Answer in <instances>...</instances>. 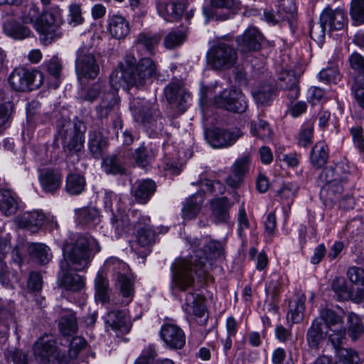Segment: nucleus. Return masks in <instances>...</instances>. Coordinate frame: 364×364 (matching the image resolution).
<instances>
[{
    "instance_id": "1",
    "label": "nucleus",
    "mask_w": 364,
    "mask_h": 364,
    "mask_svg": "<svg viewBox=\"0 0 364 364\" xmlns=\"http://www.w3.org/2000/svg\"><path fill=\"white\" fill-rule=\"evenodd\" d=\"M156 71V66L151 58H142L136 64L133 55H126L110 75V88L102 94L100 103L96 107L97 116L101 119L107 118L118 109L119 98L117 92L120 86H126L129 89L140 88L155 75Z\"/></svg>"
},
{
    "instance_id": "2",
    "label": "nucleus",
    "mask_w": 364,
    "mask_h": 364,
    "mask_svg": "<svg viewBox=\"0 0 364 364\" xmlns=\"http://www.w3.org/2000/svg\"><path fill=\"white\" fill-rule=\"evenodd\" d=\"M98 242L92 237L78 236L74 242H66L63 247V260L60 268L69 267L75 272L85 271L94 257L100 251Z\"/></svg>"
},
{
    "instance_id": "3",
    "label": "nucleus",
    "mask_w": 364,
    "mask_h": 364,
    "mask_svg": "<svg viewBox=\"0 0 364 364\" xmlns=\"http://www.w3.org/2000/svg\"><path fill=\"white\" fill-rule=\"evenodd\" d=\"M193 248L194 262L196 267H198V269H196V272L199 277H203L205 280H213V277L210 274V271L213 269V259L221 258L224 254L223 244L217 240H210L203 245L204 248H199L201 240L194 239L190 242Z\"/></svg>"
},
{
    "instance_id": "4",
    "label": "nucleus",
    "mask_w": 364,
    "mask_h": 364,
    "mask_svg": "<svg viewBox=\"0 0 364 364\" xmlns=\"http://www.w3.org/2000/svg\"><path fill=\"white\" fill-rule=\"evenodd\" d=\"M196 269L198 270V267H196L193 257L191 256V258H176L171 267L172 289L183 292L191 290L195 284L194 274H196L199 279L205 282L213 281L205 280L203 277H199L196 272Z\"/></svg>"
},
{
    "instance_id": "5",
    "label": "nucleus",
    "mask_w": 364,
    "mask_h": 364,
    "mask_svg": "<svg viewBox=\"0 0 364 364\" xmlns=\"http://www.w3.org/2000/svg\"><path fill=\"white\" fill-rule=\"evenodd\" d=\"M351 175L347 171L344 164H336L325 168L319 175V181L323 183L321 194L332 200L333 197L341 195Z\"/></svg>"
},
{
    "instance_id": "6",
    "label": "nucleus",
    "mask_w": 364,
    "mask_h": 364,
    "mask_svg": "<svg viewBox=\"0 0 364 364\" xmlns=\"http://www.w3.org/2000/svg\"><path fill=\"white\" fill-rule=\"evenodd\" d=\"M85 132L86 126L80 121L65 120L62 122L59 136L62 140L63 151L67 155L73 156L82 151L84 147Z\"/></svg>"
},
{
    "instance_id": "7",
    "label": "nucleus",
    "mask_w": 364,
    "mask_h": 364,
    "mask_svg": "<svg viewBox=\"0 0 364 364\" xmlns=\"http://www.w3.org/2000/svg\"><path fill=\"white\" fill-rule=\"evenodd\" d=\"M60 9L52 8L40 16L34 24V28L40 35L41 41L45 45H48L62 37Z\"/></svg>"
},
{
    "instance_id": "8",
    "label": "nucleus",
    "mask_w": 364,
    "mask_h": 364,
    "mask_svg": "<svg viewBox=\"0 0 364 364\" xmlns=\"http://www.w3.org/2000/svg\"><path fill=\"white\" fill-rule=\"evenodd\" d=\"M105 266L116 277V286L124 299L123 304H129L133 299L134 292L133 281L127 275L129 267L117 257H110L107 259Z\"/></svg>"
},
{
    "instance_id": "9",
    "label": "nucleus",
    "mask_w": 364,
    "mask_h": 364,
    "mask_svg": "<svg viewBox=\"0 0 364 364\" xmlns=\"http://www.w3.org/2000/svg\"><path fill=\"white\" fill-rule=\"evenodd\" d=\"M33 353L38 364H67L68 358L58 350L52 335L46 334L37 340Z\"/></svg>"
},
{
    "instance_id": "10",
    "label": "nucleus",
    "mask_w": 364,
    "mask_h": 364,
    "mask_svg": "<svg viewBox=\"0 0 364 364\" xmlns=\"http://www.w3.org/2000/svg\"><path fill=\"white\" fill-rule=\"evenodd\" d=\"M129 107L135 121L148 128H157V121L161 120V116L155 104L137 97L131 100Z\"/></svg>"
},
{
    "instance_id": "11",
    "label": "nucleus",
    "mask_w": 364,
    "mask_h": 364,
    "mask_svg": "<svg viewBox=\"0 0 364 364\" xmlns=\"http://www.w3.org/2000/svg\"><path fill=\"white\" fill-rule=\"evenodd\" d=\"M237 60V50L224 42L213 46L208 53V63L214 70L230 69L235 65Z\"/></svg>"
},
{
    "instance_id": "12",
    "label": "nucleus",
    "mask_w": 364,
    "mask_h": 364,
    "mask_svg": "<svg viewBox=\"0 0 364 364\" xmlns=\"http://www.w3.org/2000/svg\"><path fill=\"white\" fill-rule=\"evenodd\" d=\"M75 71L80 80L95 79L99 75L100 66L91 47L83 46L77 50Z\"/></svg>"
},
{
    "instance_id": "13",
    "label": "nucleus",
    "mask_w": 364,
    "mask_h": 364,
    "mask_svg": "<svg viewBox=\"0 0 364 364\" xmlns=\"http://www.w3.org/2000/svg\"><path fill=\"white\" fill-rule=\"evenodd\" d=\"M215 105L230 112L245 111L247 103L244 95L237 89H225L214 99Z\"/></svg>"
},
{
    "instance_id": "14",
    "label": "nucleus",
    "mask_w": 364,
    "mask_h": 364,
    "mask_svg": "<svg viewBox=\"0 0 364 364\" xmlns=\"http://www.w3.org/2000/svg\"><path fill=\"white\" fill-rule=\"evenodd\" d=\"M133 218H135L132 223L136 232V241L141 247H146L153 244L155 241L156 234L150 225V218L141 215L136 210L132 211Z\"/></svg>"
},
{
    "instance_id": "15",
    "label": "nucleus",
    "mask_w": 364,
    "mask_h": 364,
    "mask_svg": "<svg viewBox=\"0 0 364 364\" xmlns=\"http://www.w3.org/2000/svg\"><path fill=\"white\" fill-rule=\"evenodd\" d=\"M40 73L31 71L23 68H16L9 75L10 86L16 91L26 92L31 90L37 85H34L35 79Z\"/></svg>"
},
{
    "instance_id": "16",
    "label": "nucleus",
    "mask_w": 364,
    "mask_h": 364,
    "mask_svg": "<svg viewBox=\"0 0 364 364\" xmlns=\"http://www.w3.org/2000/svg\"><path fill=\"white\" fill-rule=\"evenodd\" d=\"M241 135V132L237 129L231 131L213 129L205 132L208 142L214 148H224L232 146Z\"/></svg>"
},
{
    "instance_id": "17",
    "label": "nucleus",
    "mask_w": 364,
    "mask_h": 364,
    "mask_svg": "<svg viewBox=\"0 0 364 364\" xmlns=\"http://www.w3.org/2000/svg\"><path fill=\"white\" fill-rule=\"evenodd\" d=\"M164 93L168 103H176L181 112L186 111L191 96L183 87L181 81L171 80L164 87Z\"/></svg>"
},
{
    "instance_id": "18",
    "label": "nucleus",
    "mask_w": 364,
    "mask_h": 364,
    "mask_svg": "<svg viewBox=\"0 0 364 364\" xmlns=\"http://www.w3.org/2000/svg\"><path fill=\"white\" fill-rule=\"evenodd\" d=\"M160 335L163 341L170 348L181 349L185 346V333L178 326L174 323H166L162 325Z\"/></svg>"
},
{
    "instance_id": "19",
    "label": "nucleus",
    "mask_w": 364,
    "mask_h": 364,
    "mask_svg": "<svg viewBox=\"0 0 364 364\" xmlns=\"http://www.w3.org/2000/svg\"><path fill=\"white\" fill-rule=\"evenodd\" d=\"M296 12L294 0H280L276 12H264L265 19L270 23H277L282 21H291Z\"/></svg>"
},
{
    "instance_id": "20",
    "label": "nucleus",
    "mask_w": 364,
    "mask_h": 364,
    "mask_svg": "<svg viewBox=\"0 0 364 364\" xmlns=\"http://www.w3.org/2000/svg\"><path fill=\"white\" fill-rule=\"evenodd\" d=\"M262 35L259 31L255 28L247 30L236 39L239 50L243 53H247L252 51H257L261 48Z\"/></svg>"
},
{
    "instance_id": "21",
    "label": "nucleus",
    "mask_w": 364,
    "mask_h": 364,
    "mask_svg": "<svg viewBox=\"0 0 364 364\" xmlns=\"http://www.w3.org/2000/svg\"><path fill=\"white\" fill-rule=\"evenodd\" d=\"M232 203L227 197L214 198L210 201V218L216 224L227 223Z\"/></svg>"
},
{
    "instance_id": "22",
    "label": "nucleus",
    "mask_w": 364,
    "mask_h": 364,
    "mask_svg": "<svg viewBox=\"0 0 364 364\" xmlns=\"http://www.w3.org/2000/svg\"><path fill=\"white\" fill-rule=\"evenodd\" d=\"M182 307L186 314L196 317L202 318L205 314L203 296L193 291L185 293Z\"/></svg>"
},
{
    "instance_id": "23",
    "label": "nucleus",
    "mask_w": 364,
    "mask_h": 364,
    "mask_svg": "<svg viewBox=\"0 0 364 364\" xmlns=\"http://www.w3.org/2000/svg\"><path fill=\"white\" fill-rule=\"evenodd\" d=\"M346 20L343 10L341 9H332L325 8L320 15V21L323 25L328 26L329 30H341Z\"/></svg>"
},
{
    "instance_id": "24",
    "label": "nucleus",
    "mask_w": 364,
    "mask_h": 364,
    "mask_svg": "<svg viewBox=\"0 0 364 364\" xmlns=\"http://www.w3.org/2000/svg\"><path fill=\"white\" fill-rule=\"evenodd\" d=\"M46 214L42 210H35L23 213L16 221L20 228L36 232L43 226Z\"/></svg>"
},
{
    "instance_id": "25",
    "label": "nucleus",
    "mask_w": 364,
    "mask_h": 364,
    "mask_svg": "<svg viewBox=\"0 0 364 364\" xmlns=\"http://www.w3.org/2000/svg\"><path fill=\"white\" fill-rule=\"evenodd\" d=\"M106 323L113 331L122 333H127L132 327V323L127 317V311L125 309L109 311L106 318Z\"/></svg>"
},
{
    "instance_id": "26",
    "label": "nucleus",
    "mask_w": 364,
    "mask_h": 364,
    "mask_svg": "<svg viewBox=\"0 0 364 364\" xmlns=\"http://www.w3.org/2000/svg\"><path fill=\"white\" fill-rule=\"evenodd\" d=\"M107 21V30L115 39H124L129 33V23L124 16L112 15L109 17Z\"/></svg>"
},
{
    "instance_id": "27",
    "label": "nucleus",
    "mask_w": 364,
    "mask_h": 364,
    "mask_svg": "<svg viewBox=\"0 0 364 364\" xmlns=\"http://www.w3.org/2000/svg\"><path fill=\"white\" fill-rule=\"evenodd\" d=\"M39 181L45 192L53 193L60 188L62 177L59 171L49 168L41 172Z\"/></svg>"
},
{
    "instance_id": "28",
    "label": "nucleus",
    "mask_w": 364,
    "mask_h": 364,
    "mask_svg": "<svg viewBox=\"0 0 364 364\" xmlns=\"http://www.w3.org/2000/svg\"><path fill=\"white\" fill-rule=\"evenodd\" d=\"M3 30L7 36L16 40H23L31 35V31L28 26L12 18L4 21Z\"/></svg>"
},
{
    "instance_id": "29",
    "label": "nucleus",
    "mask_w": 364,
    "mask_h": 364,
    "mask_svg": "<svg viewBox=\"0 0 364 364\" xmlns=\"http://www.w3.org/2000/svg\"><path fill=\"white\" fill-rule=\"evenodd\" d=\"M69 267L62 269L59 272V279L62 287L68 291H78L85 286L84 278L74 273H69Z\"/></svg>"
},
{
    "instance_id": "30",
    "label": "nucleus",
    "mask_w": 364,
    "mask_h": 364,
    "mask_svg": "<svg viewBox=\"0 0 364 364\" xmlns=\"http://www.w3.org/2000/svg\"><path fill=\"white\" fill-rule=\"evenodd\" d=\"M203 203V197L200 193L191 196L183 203L182 217L184 220H192L200 213Z\"/></svg>"
},
{
    "instance_id": "31",
    "label": "nucleus",
    "mask_w": 364,
    "mask_h": 364,
    "mask_svg": "<svg viewBox=\"0 0 364 364\" xmlns=\"http://www.w3.org/2000/svg\"><path fill=\"white\" fill-rule=\"evenodd\" d=\"M328 330L325 328L321 319L315 318L307 331L306 338L311 348H317L327 336Z\"/></svg>"
},
{
    "instance_id": "32",
    "label": "nucleus",
    "mask_w": 364,
    "mask_h": 364,
    "mask_svg": "<svg viewBox=\"0 0 364 364\" xmlns=\"http://www.w3.org/2000/svg\"><path fill=\"white\" fill-rule=\"evenodd\" d=\"M279 87L287 91V96L291 100H296L299 95L298 86V78L294 73L285 71L281 74L279 77Z\"/></svg>"
},
{
    "instance_id": "33",
    "label": "nucleus",
    "mask_w": 364,
    "mask_h": 364,
    "mask_svg": "<svg viewBox=\"0 0 364 364\" xmlns=\"http://www.w3.org/2000/svg\"><path fill=\"white\" fill-rule=\"evenodd\" d=\"M156 9L158 14L167 21L178 20L183 13L181 4L176 2L160 1Z\"/></svg>"
},
{
    "instance_id": "34",
    "label": "nucleus",
    "mask_w": 364,
    "mask_h": 364,
    "mask_svg": "<svg viewBox=\"0 0 364 364\" xmlns=\"http://www.w3.org/2000/svg\"><path fill=\"white\" fill-rule=\"evenodd\" d=\"M18 209L16 195L9 189L0 190V210L6 216L14 215Z\"/></svg>"
},
{
    "instance_id": "35",
    "label": "nucleus",
    "mask_w": 364,
    "mask_h": 364,
    "mask_svg": "<svg viewBox=\"0 0 364 364\" xmlns=\"http://www.w3.org/2000/svg\"><path fill=\"white\" fill-rule=\"evenodd\" d=\"M156 183L151 179H144L139 181L134 191L136 200L142 204L146 203L156 191Z\"/></svg>"
},
{
    "instance_id": "36",
    "label": "nucleus",
    "mask_w": 364,
    "mask_h": 364,
    "mask_svg": "<svg viewBox=\"0 0 364 364\" xmlns=\"http://www.w3.org/2000/svg\"><path fill=\"white\" fill-rule=\"evenodd\" d=\"M305 296L301 294L289 302L288 321H291L293 323H297L302 321L305 311Z\"/></svg>"
},
{
    "instance_id": "37",
    "label": "nucleus",
    "mask_w": 364,
    "mask_h": 364,
    "mask_svg": "<svg viewBox=\"0 0 364 364\" xmlns=\"http://www.w3.org/2000/svg\"><path fill=\"white\" fill-rule=\"evenodd\" d=\"M311 163L316 168L323 166L328 159V149L323 141L317 142L313 147L311 153Z\"/></svg>"
},
{
    "instance_id": "38",
    "label": "nucleus",
    "mask_w": 364,
    "mask_h": 364,
    "mask_svg": "<svg viewBox=\"0 0 364 364\" xmlns=\"http://www.w3.org/2000/svg\"><path fill=\"white\" fill-rule=\"evenodd\" d=\"M88 146L95 157H99L107 146V137L100 131H92L89 134Z\"/></svg>"
},
{
    "instance_id": "39",
    "label": "nucleus",
    "mask_w": 364,
    "mask_h": 364,
    "mask_svg": "<svg viewBox=\"0 0 364 364\" xmlns=\"http://www.w3.org/2000/svg\"><path fill=\"white\" fill-rule=\"evenodd\" d=\"M160 39L161 37L159 35L141 33L136 39V49L139 51L143 50L144 54H151Z\"/></svg>"
},
{
    "instance_id": "40",
    "label": "nucleus",
    "mask_w": 364,
    "mask_h": 364,
    "mask_svg": "<svg viewBox=\"0 0 364 364\" xmlns=\"http://www.w3.org/2000/svg\"><path fill=\"white\" fill-rule=\"evenodd\" d=\"M77 220L80 223L96 226L101 221L99 211L97 208H83L75 210Z\"/></svg>"
},
{
    "instance_id": "41",
    "label": "nucleus",
    "mask_w": 364,
    "mask_h": 364,
    "mask_svg": "<svg viewBox=\"0 0 364 364\" xmlns=\"http://www.w3.org/2000/svg\"><path fill=\"white\" fill-rule=\"evenodd\" d=\"M14 309L12 301L0 305V332H9L11 324L15 326Z\"/></svg>"
},
{
    "instance_id": "42",
    "label": "nucleus",
    "mask_w": 364,
    "mask_h": 364,
    "mask_svg": "<svg viewBox=\"0 0 364 364\" xmlns=\"http://www.w3.org/2000/svg\"><path fill=\"white\" fill-rule=\"evenodd\" d=\"M102 168L107 174H123L125 173L123 159L117 155H111L104 159Z\"/></svg>"
},
{
    "instance_id": "43",
    "label": "nucleus",
    "mask_w": 364,
    "mask_h": 364,
    "mask_svg": "<svg viewBox=\"0 0 364 364\" xmlns=\"http://www.w3.org/2000/svg\"><path fill=\"white\" fill-rule=\"evenodd\" d=\"M31 256L40 264H46L52 259L50 249L43 243H33L29 245Z\"/></svg>"
},
{
    "instance_id": "44",
    "label": "nucleus",
    "mask_w": 364,
    "mask_h": 364,
    "mask_svg": "<svg viewBox=\"0 0 364 364\" xmlns=\"http://www.w3.org/2000/svg\"><path fill=\"white\" fill-rule=\"evenodd\" d=\"M86 183L85 178L77 173H70L67 176L65 188L71 195H78L85 189Z\"/></svg>"
},
{
    "instance_id": "45",
    "label": "nucleus",
    "mask_w": 364,
    "mask_h": 364,
    "mask_svg": "<svg viewBox=\"0 0 364 364\" xmlns=\"http://www.w3.org/2000/svg\"><path fill=\"white\" fill-rule=\"evenodd\" d=\"M316 319H321L327 330L339 326L343 323L342 316L329 309H322Z\"/></svg>"
},
{
    "instance_id": "46",
    "label": "nucleus",
    "mask_w": 364,
    "mask_h": 364,
    "mask_svg": "<svg viewBox=\"0 0 364 364\" xmlns=\"http://www.w3.org/2000/svg\"><path fill=\"white\" fill-rule=\"evenodd\" d=\"M129 224V216L124 213L119 212L117 214H113L111 218L112 228L118 237L128 232Z\"/></svg>"
},
{
    "instance_id": "47",
    "label": "nucleus",
    "mask_w": 364,
    "mask_h": 364,
    "mask_svg": "<svg viewBox=\"0 0 364 364\" xmlns=\"http://www.w3.org/2000/svg\"><path fill=\"white\" fill-rule=\"evenodd\" d=\"M77 318L75 315L71 312H66L60 318L59 329L64 336H71L77 331Z\"/></svg>"
},
{
    "instance_id": "48",
    "label": "nucleus",
    "mask_w": 364,
    "mask_h": 364,
    "mask_svg": "<svg viewBox=\"0 0 364 364\" xmlns=\"http://www.w3.org/2000/svg\"><path fill=\"white\" fill-rule=\"evenodd\" d=\"M348 333L352 340L355 341L364 333V326L360 318L354 313L348 314Z\"/></svg>"
},
{
    "instance_id": "49",
    "label": "nucleus",
    "mask_w": 364,
    "mask_h": 364,
    "mask_svg": "<svg viewBox=\"0 0 364 364\" xmlns=\"http://www.w3.org/2000/svg\"><path fill=\"white\" fill-rule=\"evenodd\" d=\"M107 92L106 84L104 81L98 80L91 86L83 90L80 94V98L87 102L95 101L102 92Z\"/></svg>"
},
{
    "instance_id": "50",
    "label": "nucleus",
    "mask_w": 364,
    "mask_h": 364,
    "mask_svg": "<svg viewBox=\"0 0 364 364\" xmlns=\"http://www.w3.org/2000/svg\"><path fill=\"white\" fill-rule=\"evenodd\" d=\"M95 295L98 300L106 302L109 300L108 280L101 274L98 273L95 280Z\"/></svg>"
},
{
    "instance_id": "51",
    "label": "nucleus",
    "mask_w": 364,
    "mask_h": 364,
    "mask_svg": "<svg viewBox=\"0 0 364 364\" xmlns=\"http://www.w3.org/2000/svg\"><path fill=\"white\" fill-rule=\"evenodd\" d=\"M186 35L181 30H173L167 33L164 39V46L167 49L180 46L185 41Z\"/></svg>"
},
{
    "instance_id": "52",
    "label": "nucleus",
    "mask_w": 364,
    "mask_h": 364,
    "mask_svg": "<svg viewBox=\"0 0 364 364\" xmlns=\"http://www.w3.org/2000/svg\"><path fill=\"white\" fill-rule=\"evenodd\" d=\"M251 133L261 139H269L272 135V130L269 124L262 119L251 123Z\"/></svg>"
},
{
    "instance_id": "53",
    "label": "nucleus",
    "mask_w": 364,
    "mask_h": 364,
    "mask_svg": "<svg viewBox=\"0 0 364 364\" xmlns=\"http://www.w3.org/2000/svg\"><path fill=\"white\" fill-rule=\"evenodd\" d=\"M274 90L269 85L260 87L252 93L253 97L257 104L266 105L273 100Z\"/></svg>"
},
{
    "instance_id": "54",
    "label": "nucleus",
    "mask_w": 364,
    "mask_h": 364,
    "mask_svg": "<svg viewBox=\"0 0 364 364\" xmlns=\"http://www.w3.org/2000/svg\"><path fill=\"white\" fill-rule=\"evenodd\" d=\"M211 6L203 8V14L207 17L208 20L214 16V9H231L235 5V0H211Z\"/></svg>"
},
{
    "instance_id": "55",
    "label": "nucleus",
    "mask_w": 364,
    "mask_h": 364,
    "mask_svg": "<svg viewBox=\"0 0 364 364\" xmlns=\"http://www.w3.org/2000/svg\"><path fill=\"white\" fill-rule=\"evenodd\" d=\"M328 331H329L328 339L333 346L338 351L339 349L342 348H340V346L343 341L346 338V328L343 327L342 325H341Z\"/></svg>"
},
{
    "instance_id": "56",
    "label": "nucleus",
    "mask_w": 364,
    "mask_h": 364,
    "mask_svg": "<svg viewBox=\"0 0 364 364\" xmlns=\"http://www.w3.org/2000/svg\"><path fill=\"white\" fill-rule=\"evenodd\" d=\"M250 161L251 156L250 154H242L232 165V172L243 176L249 170Z\"/></svg>"
},
{
    "instance_id": "57",
    "label": "nucleus",
    "mask_w": 364,
    "mask_h": 364,
    "mask_svg": "<svg viewBox=\"0 0 364 364\" xmlns=\"http://www.w3.org/2000/svg\"><path fill=\"white\" fill-rule=\"evenodd\" d=\"M332 289L339 300H346L350 296V291L348 290L346 281L343 278H336L333 281Z\"/></svg>"
},
{
    "instance_id": "58",
    "label": "nucleus",
    "mask_w": 364,
    "mask_h": 364,
    "mask_svg": "<svg viewBox=\"0 0 364 364\" xmlns=\"http://www.w3.org/2000/svg\"><path fill=\"white\" fill-rule=\"evenodd\" d=\"M200 186L204 192L210 193L211 194H222L225 191V187L218 181L204 179L201 181Z\"/></svg>"
},
{
    "instance_id": "59",
    "label": "nucleus",
    "mask_w": 364,
    "mask_h": 364,
    "mask_svg": "<svg viewBox=\"0 0 364 364\" xmlns=\"http://www.w3.org/2000/svg\"><path fill=\"white\" fill-rule=\"evenodd\" d=\"M350 15L357 23H364V0H353L352 1Z\"/></svg>"
},
{
    "instance_id": "60",
    "label": "nucleus",
    "mask_w": 364,
    "mask_h": 364,
    "mask_svg": "<svg viewBox=\"0 0 364 364\" xmlns=\"http://www.w3.org/2000/svg\"><path fill=\"white\" fill-rule=\"evenodd\" d=\"M134 157L136 164L142 168L146 167L152 159L150 151L144 146H141L135 151Z\"/></svg>"
},
{
    "instance_id": "61",
    "label": "nucleus",
    "mask_w": 364,
    "mask_h": 364,
    "mask_svg": "<svg viewBox=\"0 0 364 364\" xmlns=\"http://www.w3.org/2000/svg\"><path fill=\"white\" fill-rule=\"evenodd\" d=\"M48 73L56 80L55 88L58 86V79L60 76L62 65L58 58H53L45 63Z\"/></svg>"
},
{
    "instance_id": "62",
    "label": "nucleus",
    "mask_w": 364,
    "mask_h": 364,
    "mask_svg": "<svg viewBox=\"0 0 364 364\" xmlns=\"http://www.w3.org/2000/svg\"><path fill=\"white\" fill-rule=\"evenodd\" d=\"M280 290V277L274 273L271 275L269 281L266 284L265 291L267 294H270L274 298L279 295Z\"/></svg>"
},
{
    "instance_id": "63",
    "label": "nucleus",
    "mask_w": 364,
    "mask_h": 364,
    "mask_svg": "<svg viewBox=\"0 0 364 364\" xmlns=\"http://www.w3.org/2000/svg\"><path fill=\"white\" fill-rule=\"evenodd\" d=\"M319 77L324 82L336 83L340 79V74L336 68H330L322 70L319 73Z\"/></svg>"
},
{
    "instance_id": "64",
    "label": "nucleus",
    "mask_w": 364,
    "mask_h": 364,
    "mask_svg": "<svg viewBox=\"0 0 364 364\" xmlns=\"http://www.w3.org/2000/svg\"><path fill=\"white\" fill-rule=\"evenodd\" d=\"M22 21L24 23H33L40 18L39 9L34 5H31L22 14Z\"/></svg>"
}]
</instances>
